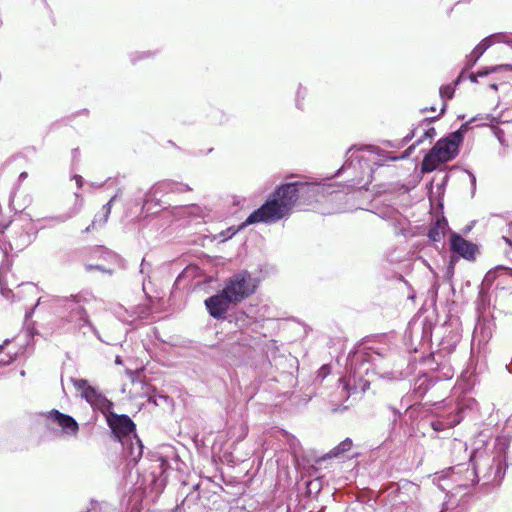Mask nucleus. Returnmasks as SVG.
<instances>
[{
    "label": "nucleus",
    "instance_id": "11",
    "mask_svg": "<svg viewBox=\"0 0 512 512\" xmlns=\"http://www.w3.org/2000/svg\"><path fill=\"white\" fill-rule=\"evenodd\" d=\"M42 416L45 417L47 421L58 425L63 435L68 437L77 436L79 424L71 415L64 414L57 409H52L47 413H43Z\"/></svg>",
    "mask_w": 512,
    "mask_h": 512
},
{
    "label": "nucleus",
    "instance_id": "15",
    "mask_svg": "<svg viewBox=\"0 0 512 512\" xmlns=\"http://www.w3.org/2000/svg\"><path fill=\"white\" fill-rule=\"evenodd\" d=\"M491 37H485L466 57V69L472 68L479 58L485 53V51L492 46Z\"/></svg>",
    "mask_w": 512,
    "mask_h": 512
},
{
    "label": "nucleus",
    "instance_id": "38",
    "mask_svg": "<svg viewBox=\"0 0 512 512\" xmlns=\"http://www.w3.org/2000/svg\"><path fill=\"white\" fill-rule=\"evenodd\" d=\"M478 77H479V76H478V74H477V73H471V74L469 75V77H468V78H469V80H470L471 82L476 83V82H477V78H478Z\"/></svg>",
    "mask_w": 512,
    "mask_h": 512
},
{
    "label": "nucleus",
    "instance_id": "41",
    "mask_svg": "<svg viewBox=\"0 0 512 512\" xmlns=\"http://www.w3.org/2000/svg\"><path fill=\"white\" fill-rule=\"evenodd\" d=\"M297 445H299L298 440L295 437H292L291 447L295 449Z\"/></svg>",
    "mask_w": 512,
    "mask_h": 512
},
{
    "label": "nucleus",
    "instance_id": "8",
    "mask_svg": "<svg viewBox=\"0 0 512 512\" xmlns=\"http://www.w3.org/2000/svg\"><path fill=\"white\" fill-rule=\"evenodd\" d=\"M73 386L81 392L82 397L94 408L107 414L113 407V403L108 400L95 387L91 386L86 379H72Z\"/></svg>",
    "mask_w": 512,
    "mask_h": 512
},
{
    "label": "nucleus",
    "instance_id": "17",
    "mask_svg": "<svg viewBox=\"0 0 512 512\" xmlns=\"http://www.w3.org/2000/svg\"><path fill=\"white\" fill-rule=\"evenodd\" d=\"M117 197H118V193L115 194L113 197H111L110 200L102 206L101 211L95 215V217L92 221L93 228L103 227L107 223L108 218L111 213L112 204L116 200Z\"/></svg>",
    "mask_w": 512,
    "mask_h": 512
},
{
    "label": "nucleus",
    "instance_id": "7",
    "mask_svg": "<svg viewBox=\"0 0 512 512\" xmlns=\"http://www.w3.org/2000/svg\"><path fill=\"white\" fill-rule=\"evenodd\" d=\"M73 386L81 392L82 397L94 408L107 414L113 407V403L108 400L95 387L91 386L86 379H72Z\"/></svg>",
    "mask_w": 512,
    "mask_h": 512
},
{
    "label": "nucleus",
    "instance_id": "37",
    "mask_svg": "<svg viewBox=\"0 0 512 512\" xmlns=\"http://www.w3.org/2000/svg\"><path fill=\"white\" fill-rule=\"evenodd\" d=\"M80 156V151L78 148H74L72 150V158L75 161Z\"/></svg>",
    "mask_w": 512,
    "mask_h": 512
},
{
    "label": "nucleus",
    "instance_id": "49",
    "mask_svg": "<svg viewBox=\"0 0 512 512\" xmlns=\"http://www.w3.org/2000/svg\"><path fill=\"white\" fill-rule=\"evenodd\" d=\"M412 137H413V133H412V134H410V135H407V136L404 138V141H405V142H408V141H410V140L412 139Z\"/></svg>",
    "mask_w": 512,
    "mask_h": 512
},
{
    "label": "nucleus",
    "instance_id": "12",
    "mask_svg": "<svg viewBox=\"0 0 512 512\" xmlns=\"http://www.w3.org/2000/svg\"><path fill=\"white\" fill-rule=\"evenodd\" d=\"M204 303L211 317L214 319H223L230 305L234 302L229 295L225 293V290L222 289L217 294L208 297Z\"/></svg>",
    "mask_w": 512,
    "mask_h": 512
},
{
    "label": "nucleus",
    "instance_id": "42",
    "mask_svg": "<svg viewBox=\"0 0 512 512\" xmlns=\"http://www.w3.org/2000/svg\"><path fill=\"white\" fill-rule=\"evenodd\" d=\"M368 150H369L370 152H373V153H378L379 148H378V147H376V146H369V147H368Z\"/></svg>",
    "mask_w": 512,
    "mask_h": 512
},
{
    "label": "nucleus",
    "instance_id": "32",
    "mask_svg": "<svg viewBox=\"0 0 512 512\" xmlns=\"http://www.w3.org/2000/svg\"><path fill=\"white\" fill-rule=\"evenodd\" d=\"M435 136H436V130H435V128H434V127H430V128H428V129L424 132V135H423L420 139H418V140L416 141V143H415V144H416V145H418V144L422 143V141H423V139H424V138H428V139L432 140Z\"/></svg>",
    "mask_w": 512,
    "mask_h": 512
},
{
    "label": "nucleus",
    "instance_id": "19",
    "mask_svg": "<svg viewBox=\"0 0 512 512\" xmlns=\"http://www.w3.org/2000/svg\"><path fill=\"white\" fill-rule=\"evenodd\" d=\"M10 270V266L8 263H2L0 266V292L1 294L7 298H14L16 295L13 291L8 287L7 282V274Z\"/></svg>",
    "mask_w": 512,
    "mask_h": 512
},
{
    "label": "nucleus",
    "instance_id": "10",
    "mask_svg": "<svg viewBox=\"0 0 512 512\" xmlns=\"http://www.w3.org/2000/svg\"><path fill=\"white\" fill-rule=\"evenodd\" d=\"M148 461L150 465L148 466L149 474L146 480L155 490H159L165 485V473L170 468L169 461L158 453L149 454Z\"/></svg>",
    "mask_w": 512,
    "mask_h": 512
},
{
    "label": "nucleus",
    "instance_id": "16",
    "mask_svg": "<svg viewBox=\"0 0 512 512\" xmlns=\"http://www.w3.org/2000/svg\"><path fill=\"white\" fill-rule=\"evenodd\" d=\"M448 229V221L445 217L438 218L428 231V238L431 241L438 242L445 235Z\"/></svg>",
    "mask_w": 512,
    "mask_h": 512
},
{
    "label": "nucleus",
    "instance_id": "3",
    "mask_svg": "<svg viewBox=\"0 0 512 512\" xmlns=\"http://www.w3.org/2000/svg\"><path fill=\"white\" fill-rule=\"evenodd\" d=\"M472 468L465 464H458L453 467L454 474L465 472L461 486L469 487L483 479V485L497 486L505 475V465L499 453L489 451L487 448H475L469 458Z\"/></svg>",
    "mask_w": 512,
    "mask_h": 512
},
{
    "label": "nucleus",
    "instance_id": "13",
    "mask_svg": "<svg viewBox=\"0 0 512 512\" xmlns=\"http://www.w3.org/2000/svg\"><path fill=\"white\" fill-rule=\"evenodd\" d=\"M450 249L452 252L466 260H473L478 250L476 244L464 239L460 234L456 232L451 234Z\"/></svg>",
    "mask_w": 512,
    "mask_h": 512
},
{
    "label": "nucleus",
    "instance_id": "6",
    "mask_svg": "<svg viewBox=\"0 0 512 512\" xmlns=\"http://www.w3.org/2000/svg\"><path fill=\"white\" fill-rule=\"evenodd\" d=\"M256 288V279L248 271L243 270L231 276L223 289L234 303H238L252 295Z\"/></svg>",
    "mask_w": 512,
    "mask_h": 512
},
{
    "label": "nucleus",
    "instance_id": "53",
    "mask_svg": "<svg viewBox=\"0 0 512 512\" xmlns=\"http://www.w3.org/2000/svg\"><path fill=\"white\" fill-rule=\"evenodd\" d=\"M115 363L116 364H121L122 363V360L120 358V356H117L116 359H115Z\"/></svg>",
    "mask_w": 512,
    "mask_h": 512
},
{
    "label": "nucleus",
    "instance_id": "45",
    "mask_svg": "<svg viewBox=\"0 0 512 512\" xmlns=\"http://www.w3.org/2000/svg\"><path fill=\"white\" fill-rule=\"evenodd\" d=\"M501 66H502V69H506V70L512 71V64H505V65H501Z\"/></svg>",
    "mask_w": 512,
    "mask_h": 512
},
{
    "label": "nucleus",
    "instance_id": "27",
    "mask_svg": "<svg viewBox=\"0 0 512 512\" xmlns=\"http://www.w3.org/2000/svg\"><path fill=\"white\" fill-rule=\"evenodd\" d=\"M78 212H79V208H73V209H70L68 212H66L64 214L55 216L53 219L55 221H57L58 223H64L67 220L73 218L75 215H77Z\"/></svg>",
    "mask_w": 512,
    "mask_h": 512
},
{
    "label": "nucleus",
    "instance_id": "58",
    "mask_svg": "<svg viewBox=\"0 0 512 512\" xmlns=\"http://www.w3.org/2000/svg\"><path fill=\"white\" fill-rule=\"evenodd\" d=\"M20 375H21V376H25V371H24V370H21Z\"/></svg>",
    "mask_w": 512,
    "mask_h": 512
},
{
    "label": "nucleus",
    "instance_id": "1",
    "mask_svg": "<svg viewBox=\"0 0 512 512\" xmlns=\"http://www.w3.org/2000/svg\"><path fill=\"white\" fill-rule=\"evenodd\" d=\"M326 197L331 202L342 201L344 198L348 201L353 195L334 190L332 184L303 181L284 183L247 217L239 229L256 223H275L289 215L296 203L310 205Z\"/></svg>",
    "mask_w": 512,
    "mask_h": 512
},
{
    "label": "nucleus",
    "instance_id": "2",
    "mask_svg": "<svg viewBox=\"0 0 512 512\" xmlns=\"http://www.w3.org/2000/svg\"><path fill=\"white\" fill-rule=\"evenodd\" d=\"M95 301V296L88 291H80L65 297L45 295L38 298L31 311L26 313V317H29L37 308L58 309L60 325L67 332L86 337L89 331L99 341L106 343L88 313L89 307Z\"/></svg>",
    "mask_w": 512,
    "mask_h": 512
},
{
    "label": "nucleus",
    "instance_id": "36",
    "mask_svg": "<svg viewBox=\"0 0 512 512\" xmlns=\"http://www.w3.org/2000/svg\"><path fill=\"white\" fill-rule=\"evenodd\" d=\"M20 287H24L25 289L29 290V291H33L35 289V285L32 284V283H23L21 285H17V288H20Z\"/></svg>",
    "mask_w": 512,
    "mask_h": 512
},
{
    "label": "nucleus",
    "instance_id": "51",
    "mask_svg": "<svg viewBox=\"0 0 512 512\" xmlns=\"http://www.w3.org/2000/svg\"><path fill=\"white\" fill-rule=\"evenodd\" d=\"M503 239L506 241L507 244H509L510 246H512V240L507 238V237H503Z\"/></svg>",
    "mask_w": 512,
    "mask_h": 512
},
{
    "label": "nucleus",
    "instance_id": "52",
    "mask_svg": "<svg viewBox=\"0 0 512 512\" xmlns=\"http://www.w3.org/2000/svg\"><path fill=\"white\" fill-rule=\"evenodd\" d=\"M435 110H436V109H435V107H434V106H431V107H429V108H425V109H423V111H435Z\"/></svg>",
    "mask_w": 512,
    "mask_h": 512
},
{
    "label": "nucleus",
    "instance_id": "28",
    "mask_svg": "<svg viewBox=\"0 0 512 512\" xmlns=\"http://www.w3.org/2000/svg\"><path fill=\"white\" fill-rule=\"evenodd\" d=\"M152 56V53L150 51H144V52H135L131 54V62L133 64L137 63L139 60L143 58H149Z\"/></svg>",
    "mask_w": 512,
    "mask_h": 512
},
{
    "label": "nucleus",
    "instance_id": "31",
    "mask_svg": "<svg viewBox=\"0 0 512 512\" xmlns=\"http://www.w3.org/2000/svg\"><path fill=\"white\" fill-rule=\"evenodd\" d=\"M85 269H86V271L98 270V271H100L102 273H107L109 275H112L114 273V271L112 269H107V268H105L102 265L88 264V265L85 266Z\"/></svg>",
    "mask_w": 512,
    "mask_h": 512
},
{
    "label": "nucleus",
    "instance_id": "33",
    "mask_svg": "<svg viewBox=\"0 0 512 512\" xmlns=\"http://www.w3.org/2000/svg\"><path fill=\"white\" fill-rule=\"evenodd\" d=\"M99 512H119L117 509L112 507L106 502L98 503Z\"/></svg>",
    "mask_w": 512,
    "mask_h": 512
},
{
    "label": "nucleus",
    "instance_id": "18",
    "mask_svg": "<svg viewBox=\"0 0 512 512\" xmlns=\"http://www.w3.org/2000/svg\"><path fill=\"white\" fill-rule=\"evenodd\" d=\"M443 163L442 158L439 157V155L434 152V149H430V151L424 156L422 163H421V172L422 173H429L434 171L437 166Z\"/></svg>",
    "mask_w": 512,
    "mask_h": 512
},
{
    "label": "nucleus",
    "instance_id": "22",
    "mask_svg": "<svg viewBox=\"0 0 512 512\" xmlns=\"http://www.w3.org/2000/svg\"><path fill=\"white\" fill-rule=\"evenodd\" d=\"M352 440L350 438L344 439L340 442L336 447L330 450L324 458H334L343 455L345 452H348L352 448Z\"/></svg>",
    "mask_w": 512,
    "mask_h": 512
},
{
    "label": "nucleus",
    "instance_id": "56",
    "mask_svg": "<svg viewBox=\"0 0 512 512\" xmlns=\"http://www.w3.org/2000/svg\"><path fill=\"white\" fill-rule=\"evenodd\" d=\"M22 236H23L26 240H28V239H29V235H28L27 233H23V234H22Z\"/></svg>",
    "mask_w": 512,
    "mask_h": 512
},
{
    "label": "nucleus",
    "instance_id": "9",
    "mask_svg": "<svg viewBox=\"0 0 512 512\" xmlns=\"http://www.w3.org/2000/svg\"><path fill=\"white\" fill-rule=\"evenodd\" d=\"M230 322H234L235 325L241 330L238 343L244 347H253L258 344L259 338L252 336L249 332L254 331V327H258V322L251 316L247 315L243 311H239L232 316Z\"/></svg>",
    "mask_w": 512,
    "mask_h": 512
},
{
    "label": "nucleus",
    "instance_id": "26",
    "mask_svg": "<svg viewBox=\"0 0 512 512\" xmlns=\"http://www.w3.org/2000/svg\"><path fill=\"white\" fill-rule=\"evenodd\" d=\"M454 86L451 84L441 86L439 89V94L442 100L452 99L454 96Z\"/></svg>",
    "mask_w": 512,
    "mask_h": 512
},
{
    "label": "nucleus",
    "instance_id": "48",
    "mask_svg": "<svg viewBox=\"0 0 512 512\" xmlns=\"http://www.w3.org/2000/svg\"><path fill=\"white\" fill-rule=\"evenodd\" d=\"M470 176H471L472 185H473V187H475V185H476V178H475V176L473 174H470Z\"/></svg>",
    "mask_w": 512,
    "mask_h": 512
},
{
    "label": "nucleus",
    "instance_id": "44",
    "mask_svg": "<svg viewBox=\"0 0 512 512\" xmlns=\"http://www.w3.org/2000/svg\"><path fill=\"white\" fill-rule=\"evenodd\" d=\"M460 82H461V76H458L452 85H453V86H454V88H455L457 85H459V84H460Z\"/></svg>",
    "mask_w": 512,
    "mask_h": 512
},
{
    "label": "nucleus",
    "instance_id": "23",
    "mask_svg": "<svg viewBox=\"0 0 512 512\" xmlns=\"http://www.w3.org/2000/svg\"><path fill=\"white\" fill-rule=\"evenodd\" d=\"M405 492L409 495H412V496H417L418 492H419V486L416 485L415 483H412V482H409V481H406L404 482L400 488H399V498L401 500V502L403 503H406L407 500L406 498L404 497V494Z\"/></svg>",
    "mask_w": 512,
    "mask_h": 512
},
{
    "label": "nucleus",
    "instance_id": "34",
    "mask_svg": "<svg viewBox=\"0 0 512 512\" xmlns=\"http://www.w3.org/2000/svg\"><path fill=\"white\" fill-rule=\"evenodd\" d=\"M445 111H446V102L444 101L443 106H442V108L440 110V114L438 116H436V117L428 118V120L431 121V122H434V121L438 120L439 117L445 113Z\"/></svg>",
    "mask_w": 512,
    "mask_h": 512
},
{
    "label": "nucleus",
    "instance_id": "55",
    "mask_svg": "<svg viewBox=\"0 0 512 512\" xmlns=\"http://www.w3.org/2000/svg\"><path fill=\"white\" fill-rule=\"evenodd\" d=\"M8 342V340H5L3 344L0 345V352L2 351V349L4 348L5 344Z\"/></svg>",
    "mask_w": 512,
    "mask_h": 512
},
{
    "label": "nucleus",
    "instance_id": "50",
    "mask_svg": "<svg viewBox=\"0 0 512 512\" xmlns=\"http://www.w3.org/2000/svg\"><path fill=\"white\" fill-rule=\"evenodd\" d=\"M369 387V382H365L362 386V391H365Z\"/></svg>",
    "mask_w": 512,
    "mask_h": 512
},
{
    "label": "nucleus",
    "instance_id": "47",
    "mask_svg": "<svg viewBox=\"0 0 512 512\" xmlns=\"http://www.w3.org/2000/svg\"><path fill=\"white\" fill-rule=\"evenodd\" d=\"M27 176H28L27 172H22V173L19 175V179H20V180H23V179H25Z\"/></svg>",
    "mask_w": 512,
    "mask_h": 512
},
{
    "label": "nucleus",
    "instance_id": "59",
    "mask_svg": "<svg viewBox=\"0 0 512 512\" xmlns=\"http://www.w3.org/2000/svg\"><path fill=\"white\" fill-rule=\"evenodd\" d=\"M441 512H445L444 509Z\"/></svg>",
    "mask_w": 512,
    "mask_h": 512
},
{
    "label": "nucleus",
    "instance_id": "39",
    "mask_svg": "<svg viewBox=\"0 0 512 512\" xmlns=\"http://www.w3.org/2000/svg\"><path fill=\"white\" fill-rule=\"evenodd\" d=\"M13 358L12 357H9L8 360H0V366H5V365H8L12 362Z\"/></svg>",
    "mask_w": 512,
    "mask_h": 512
},
{
    "label": "nucleus",
    "instance_id": "25",
    "mask_svg": "<svg viewBox=\"0 0 512 512\" xmlns=\"http://www.w3.org/2000/svg\"><path fill=\"white\" fill-rule=\"evenodd\" d=\"M474 121V119H472L471 121H468L464 124L461 125V127L450 133L452 135V138L456 141V142H459L460 144L462 143L463 139H464V135L466 133V131L468 130L469 128V124Z\"/></svg>",
    "mask_w": 512,
    "mask_h": 512
},
{
    "label": "nucleus",
    "instance_id": "29",
    "mask_svg": "<svg viewBox=\"0 0 512 512\" xmlns=\"http://www.w3.org/2000/svg\"><path fill=\"white\" fill-rule=\"evenodd\" d=\"M488 37H491L492 45L497 42H504V43L509 42V39H508L509 36L504 33H495V34L489 35Z\"/></svg>",
    "mask_w": 512,
    "mask_h": 512
},
{
    "label": "nucleus",
    "instance_id": "14",
    "mask_svg": "<svg viewBox=\"0 0 512 512\" xmlns=\"http://www.w3.org/2000/svg\"><path fill=\"white\" fill-rule=\"evenodd\" d=\"M460 143L456 142L452 135L449 134L448 136L441 138L436 142V144L433 146L434 152H436L439 157L442 158V162H448L453 160L457 154L459 149Z\"/></svg>",
    "mask_w": 512,
    "mask_h": 512
},
{
    "label": "nucleus",
    "instance_id": "46",
    "mask_svg": "<svg viewBox=\"0 0 512 512\" xmlns=\"http://www.w3.org/2000/svg\"><path fill=\"white\" fill-rule=\"evenodd\" d=\"M94 229L95 228L92 227V223H91L88 227H86V229L83 232L88 233V232H90V231H92Z\"/></svg>",
    "mask_w": 512,
    "mask_h": 512
},
{
    "label": "nucleus",
    "instance_id": "40",
    "mask_svg": "<svg viewBox=\"0 0 512 512\" xmlns=\"http://www.w3.org/2000/svg\"><path fill=\"white\" fill-rule=\"evenodd\" d=\"M145 267H146L145 259H142V262H141V265H140V273H142V274L145 273Z\"/></svg>",
    "mask_w": 512,
    "mask_h": 512
},
{
    "label": "nucleus",
    "instance_id": "35",
    "mask_svg": "<svg viewBox=\"0 0 512 512\" xmlns=\"http://www.w3.org/2000/svg\"><path fill=\"white\" fill-rule=\"evenodd\" d=\"M72 178L75 180L76 185H77L78 188H81L83 186V178H82V176H80L78 174H75V175H73Z\"/></svg>",
    "mask_w": 512,
    "mask_h": 512
},
{
    "label": "nucleus",
    "instance_id": "5",
    "mask_svg": "<svg viewBox=\"0 0 512 512\" xmlns=\"http://www.w3.org/2000/svg\"><path fill=\"white\" fill-rule=\"evenodd\" d=\"M372 173L373 170L369 161L364 158H359L358 156L354 157L353 154L345 161L341 168L337 170L335 176L347 174V182L349 183L347 187L359 188L358 191L347 192L349 196L353 195V197L348 199V201L345 198L342 199V201H344V206L338 207V212L358 209L354 204H350V201L355 198L356 193L361 192V189L366 190V185L371 181Z\"/></svg>",
    "mask_w": 512,
    "mask_h": 512
},
{
    "label": "nucleus",
    "instance_id": "4",
    "mask_svg": "<svg viewBox=\"0 0 512 512\" xmlns=\"http://www.w3.org/2000/svg\"><path fill=\"white\" fill-rule=\"evenodd\" d=\"M107 424L116 441L122 445L123 456L133 464H137L143 455L144 446L136 434V425L125 414L108 412Z\"/></svg>",
    "mask_w": 512,
    "mask_h": 512
},
{
    "label": "nucleus",
    "instance_id": "24",
    "mask_svg": "<svg viewBox=\"0 0 512 512\" xmlns=\"http://www.w3.org/2000/svg\"><path fill=\"white\" fill-rule=\"evenodd\" d=\"M306 96H307V89L304 86H302V84H299L298 89L296 91V98H295L296 107L298 109L303 110L304 100H305Z\"/></svg>",
    "mask_w": 512,
    "mask_h": 512
},
{
    "label": "nucleus",
    "instance_id": "54",
    "mask_svg": "<svg viewBox=\"0 0 512 512\" xmlns=\"http://www.w3.org/2000/svg\"><path fill=\"white\" fill-rule=\"evenodd\" d=\"M490 87H491L492 89H494V90H497V89H498V85H497V84H495V83L490 84Z\"/></svg>",
    "mask_w": 512,
    "mask_h": 512
},
{
    "label": "nucleus",
    "instance_id": "57",
    "mask_svg": "<svg viewBox=\"0 0 512 512\" xmlns=\"http://www.w3.org/2000/svg\"><path fill=\"white\" fill-rule=\"evenodd\" d=\"M325 368H326L325 366L321 367L320 372H319V375H321V374H322V371H324V370H325Z\"/></svg>",
    "mask_w": 512,
    "mask_h": 512
},
{
    "label": "nucleus",
    "instance_id": "30",
    "mask_svg": "<svg viewBox=\"0 0 512 512\" xmlns=\"http://www.w3.org/2000/svg\"><path fill=\"white\" fill-rule=\"evenodd\" d=\"M501 69H502V66L484 67V68L480 69L477 72V74L479 77H485L488 74L500 71Z\"/></svg>",
    "mask_w": 512,
    "mask_h": 512
},
{
    "label": "nucleus",
    "instance_id": "21",
    "mask_svg": "<svg viewBox=\"0 0 512 512\" xmlns=\"http://www.w3.org/2000/svg\"><path fill=\"white\" fill-rule=\"evenodd\" d=\"M199 500H200L199 485L196 484L193 486L192 491L187 494V496L182 501V503L178 507V509H183L184 511L186 510V508L191 509L192 505H196Z\"/></svg>",
    "mask_w": 512,
    "mask_h": 512
},
{
    "label": "nucleus",
    "instance_id": "20",
    "mask_svg": "<svg viewBox=\"0 0 512 512\" xmlns=\"http://www.w3.org/2000/svg\"><path fill=\"white\" fill-rule=\"evenodd\" d=\"M158 189H161L165 192H172V193H185L188 191H191L192 189L189 187V185L184 183H179L175 181H167L160 183L158 185Z\"/></svg>",
    "mask_w": 512,
    "mask_h": 512
},
{
    "label": "nucleus",
    "instance_id": "43",
    "mask_svg": "<svg viewBox=\"0 0 512 512\" xmlns=\"http://www.w3.org/2000/svg\"><path fill=\"white\" fill-rule=\"evenodd\" d=\"M423 384H424V381H423V382L419 385V387H418V393H419V395H420V396H421V395H423V394H425V392H426V390H427V389L425 388L423 391H420V390L422 389V385H423Z\"/></svg>",
    "mask_w": 512,
    "mask_h": 512
}]
</instances>
